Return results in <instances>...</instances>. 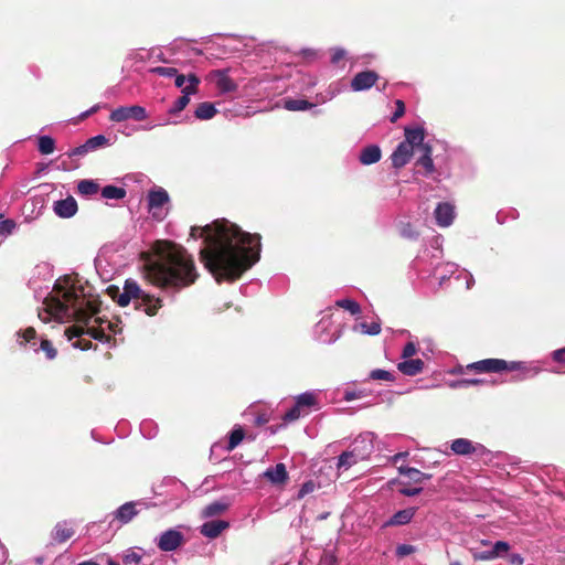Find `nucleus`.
I'll return each mask as SVG.
<instances>
[{
  "mask_svg": "<svg viewBox=\"0 0 565 565\" xmlns=\"http://www.w3.org/2000/svg\"><path fill=\"white\" fill-rule=\"evenodd\" d=\"M190 235L204 238L201 260L217 282L237 280L259 260L260 236L244 232L227 220L192 226Z\"/></svg>",
  "mask_w": 565,
  "mask_h": 565,
  "instance_id": "nucleus-1",
  "label": "nucleus"
},
{
  "mask_svg": "<svg viewBox=\"0 0 565 565\" xmlns=\"http://www.w3.org/2000/svg\"><path fill=\"white\" fill-rule=\"evenodd\" d=\"M495 558L502 557L510 550V544L505 541H497L491 547Z\"/></svg>",
  "mask_w": 565,
  "mask_h": 565,
  "instance_id": "nucleus-50",
  "label": "nucleus"
},
{
  "mask_svg": "<svg viewBox=\"0 0 565 565\" xmlns=\"http://www.w3.org/2000/svg\"><path fill=\"white\" fill-rule=\"evenodd\" d=\"M145 278L162 289L179 291L192 285L199 274L185 248L170 245L159 260L145 268Z\"/></svg>",
  "mask_w": 565,
  "mask_h": 565,
  "instance_id": "nucleus-3",
  "label": "nucleus"
},
{
  "mask_svg": "<svg viewBox=\"0 0 565 565\" xmlns=\"http://www.w3.org/2000/svg\"><path fill=\"white\" fill-rule=\"evenodd\" d=\"M552 359H553V361L557 362L558 364L565 366V347L553 351Z\"/></svg>",
  "mask_w": 565,
  "mask_h": 565,
  "instance_id": "nucleus-61",
  "label": "nucleus"
},
{
  "mask_svg": "<svg viewBox=\"0 0 565 565\" xmlns=\"http://www.w3.org/2000/svg\"><path fill=\"white\" fill-rule=\"evenodd\" d=\"M173 78H174L175 86L178 88L183 89V87L186 85L185 76L183 74H179V72H177V76H173Z\"/></svg>",
  "mask_w": 565,
  "mask_h": 565,
  "instance_id": "nucleus-64",
  "label": "nucleus"
},
{
  "mask_svg": "<svg viewBox=\"0 0 565 565\" xmlns=\"http://www.w3.org/2000/svg\"><path fill=\"white\" fill-rule=\"evenodd\" d=\"M361 459L351 450L343 451L339 457L337 461V468L339 470H348L355 463H358Z\"/></svg>",
  "mask_w": 565,
  "mask_h": 565,
  "instance_id": "nucleus-34",
  "label": "nucleus"
},
{
  "mask_svg": "<svg viewBox=\"0 0 565 565\" xmlns=\"http://www.w3.org/2000/svg\"><path fill=\"white\" fill-rule=\"evenodd\" d=\"M417 512V508L411 507L403 510H399L395 512L390 519H387L382 527H390V526H402L411 523L413 518L415 516Z\"/></svg>",
  "mask_w": 565,
  "mask_h": 565,
  "instance_id": "nucleus-22",
  "label": "nucleus"
},
{
  "mask_svg": "<svg viewBox=\"0 0 565 565\" xmlns=\"http://www.w3.org/2000/svg\"><path fill=\"white\" fill-rule=\"evenodd\" d=\"M15 227L17 223L13 220H0V236L7 237L11 235L14 232Z\"/></svg>",
  "mask_w": 565,
  "mask_h": 565,
  "instance_id": "nucleus-48",
  "label": "nucleus"
},
{
  "mask_svg": "<svg viewBox=\"0 0 565 565\" xmlns=\"http://www.w3.org/2000/svg\"><path fill=\"white\" fill-rule=\"evenodd\" d=\"M77 210V202L73 196H67L66 199H61L53 203V211L61 218L74 216Z\"/></svg>",
  "mask_w": 565,
  "mask_h": 565,
  "instance_id": "nucleus-21",
  "label": "nucleus"
},
{
  "mask_svg": "<svg viewBox=\"0 0 565 565\" xmlns=\"http://www.w3.org/2000/svg\"><path fill=\"white\" fill-rule=\"evenodd\" d=\"M217 110L213 103H200L195 108L194 116L200 120H209L216 115Z\"/></svg>",
  "mask_w": 565,
  "mask_h": 565,
  "instance_id": "nucleus-32",
  "label": "nucleus"
},
{
  "mask_svg": "<svg viewBox=\"0 0 565 565\" xmlns=\"http://www.w3.org/2000/svg\"><path fill=\"white\" fill-rule=\"evenodd\" d=\"M458 271V265L455 263H441L438 262L435 268V276L433 279L438 282L437 286H430L429 291H436L443 287L444 282L451 278Z\"/></svg>",
  "mask_w": 565,
  "mask_h": 565,
  "instance_id": "nucleus-17",
  "label": "nucleus"
},
{
  "mask_svg": "<svg viewBox=\"0 0 565 565\" xmlns=\"http://www.w3.org/2000/svg\"><path fill=\"white\" fill-rule=\"evenodd\" d=\"M185 79L186 85L183 87L182 90L188 92L191 95L196 94L198 86L201 83L200 78L195 74L191 73L188 76H185Z\"/></svg>",
  "mask_w": 565,
  "mask_h": 565,
  "instance_id": "nucleus-46",
  "label": "nucleus"
},
{
  "mask_svg": "<svg viewBox=\"0 0 565 565\" xmlns=\"http://www.w3.org/2000/svg\"><path fill=\"white\" fill-rule=\"evenodd\" d=\"M315 489H316V483L313 481L310 480V481L305 482L298 491V498L301 499V498L306 497L307 494L313 492Z\"/></svg>",
  "mask_w": 565,
  "mask_h": 565,
  "instance_id": "nucleus-57",
  "label": "nucleus"
},
{
  "mask_svg": "<svg viewBox=\"0 0 565 565\" xmlns=\"http://www.w3.org/2000/svg\"><path fill=\"white\" fill-rule=\"evenodd\" d=\"M416 551V547L411 544H399L396 546L395 553L398 557H405L413 554Z\"/></svg>",
  "mask_w": 565,
  "mask_h": 565,
  "instance_id": "nucleus-54",
  "label": "nucleus"
},
{
  "mask_svg": "<svg viewBox=\"0 0 565 565\" xmlns=\"http://www.w3.org/2000/svg\"><path fill=\"white\" fill-rule=\"evenodd\" d=\"M38 149L42 154H50L55 149V141L51 136H40L38 139Z\"/></svg>",
  "mask_w": 565,
  "mask_h": 565,
  "instance_id": "nucleus-41",
  "label": "nucleus"
},
{
  "mask_svg": "<svg viewBox=\"0 0 565 565\" xmlns=\"http://www.w3.org/2000/svg\"><path fill=\"white\" fill-rule=\"evenodd\" d=\"M417 352V347L414 342H407L401 353L403 360L412 359Z\"/></svg>",
  "mask_w": 565,
  "mask_h": 565,
  "instance_id": "nucleus-53",
  "label": "nucleus"
},
{
  "mask_svg": "<svg viewBox=\"0 0 565 565\" xmlns=\"http://www.w3.org/2000/svg\"><path fill=\"white\" fill-rule=\"evenodd\" d=\"M509 563L511 565H523L524 558L521 554L512 553L509 555Z\"/></svg>",
  "mask_w": 565,
  "mask_h": 565,
  "instance_id": "nucleus-63",
  "label": "nucleus"
},
{
  "mask_svg": "<svg viewBox=\"0 0 565 565\" xmlns=\"http://www.w3.org/2000/svg\"><path fill=\"white\" fill-rule=\"evenodd\" d=\"M399 235L403 238L408 239V241H413V242L417 241L419 238V236H420L419 232L409 222L401 224Z\"/></svg>",
  "mask_w": 565,
  "mask_h": 565,
  "instance_id": "nucleus-42",
  "label": "nucleus"
},
{
  "mask_svg": "<svg viewBox=\"0 0 565 565\" xmlns=\"http://www.w3.org/2000/svg\"><path fill=\"white\" fill-rule=\"evenodd\" d=\"M450 449L458 456L476 455L477 457H483L488 454V449L482 444L473 443L467 438L454 439L450 444Z\"/></svg>",
  "mask_w": 565,
  "mask_h": 565,
  "instance_id": "nucleus-12",
  "label": "nucleus"
},
{
  "mask_svg": "<svg viewBox=\"0 0 565 565\" xmlns=\"http://www.w3.org/2000/svg\"><path fill=\"white\" fill-rule=\"evenodd\" d=\"M228 526L230 523L224 520L207 521L201 525L200 533L207 539H216Z\"/></svg>",
  "mask_w": 565,
  "mask_h": 565,
  "instance_id": "nucleus-26",
  "label": "nucleus"
},
{
  "mask_svg": "<svg viewBox=\"0 0 565 565\" xmlns=\"http://www.w3.org/2000/svg\"><path fill=\"white\" fill-rule=\"evenodd\" d=\"M347 55V51L342 47H333L331 49V63L338 64L342 61Z\"/></svg>",
  "mask_w": 565,
  "mask_h": 565,
  "instance_id": "nucleus-56",
  "label": "nucleus"
},
{
  "mask_svg": "<svg viewBox=\"0 0 565 565\" xmlns=\"http://www.w3.org/2000/svg\"><path fill=\"white\" fill-rule=\"evenodd\" d=\"M414 150L403 141L397 145L391 154L392 166L395 169L405 167L412 159Z\"/></svg>",
  "mask_w": 565,
  "mask_h": 565,
  "instance_id": "nucleus-23",
  "label": "nucleus"
},
{
  "mask_svg": "<svg viewBox=\"0 0 565 565\" xmlns=\"http://www.w3.org/2000/svg\"><path fill=\"white\" fill-rule=\"evenodd\" d=\"M370 379L393 382L395 381V375L386 370L375 369L371 371Z\"/></svg>",
  "mask_w": 565,
  "mask_h": 565,
  "instance_id": "nucleus-47",
  "label": "nucleus"
},
{
  "mask_svg": "<svg viewBox=\"0 0 565 565\" xmlns=\"http://www.w3.org/2000/svg\"><path fill=\"white\" fill-rule=\"evenodd\" d=\"M228 507H230V503L226 501H214V502L207 504L202 510V518L209 519V518L220 515L223 512H225L228 509Z\"/></svg>",
  "mask_w": 565,
  "mask_h": 565,
  "instance_id": "nucleus-33",
  "label": "nucleus"
},
{
  "mask_svg": "<svg viewBox=\"0 0 565 565\" xmlns=\"http://www.w3.org/2000/svg\"><path fill=\"white\" fill-rule=\"evenodd\" d=\"M135 300V306L138 310L143 311L148 316H154L162 307V300L143 291L138 282L134 279L125 281L122 292L117 298V303L120 307H126Z\"/></svg>",
  "mask_w": 565,
  "mask_h": 565,
  "instance_id": "nucleus-5",
  "label": "nucleus"
},
{
  "mask_svg": "<svg viewBox=\"0 0 565 565\" xmlns=\"http://www.w3.org/2000/svg\"><path fill=\"white\" fill-rule=\"evenodd\" d=\"M434 216L440 227H448L456 216L455 206L449 202H439L434 210Z\"/></svg>",
  "mask_w": 565,
  "mask_h": 565,
  "instance_id": "nucleus-19",
  "label": "nucleus"
},
{
  "mask_svg": "<svg viewBox=\"0 0 565 565\" xmlns=\"http://www.w3.org/2000/svg\"><path fill=\"white\" fill-rule=\"evenodd\" d=\"M363 396V393L362 391H355V390H344L343 392V399L345 402H351V401H354V399H358V398H361Z\"/></svg>",
  "mask_w": 565,
  "mask_h": 565,
  "instance_id": "nucleus-59",
  "label": "nucleus"
},
{
  "mask_svg": "<svg viewBox=\"0 0 565 565\" xmlns=\"http://www.w3.org/2000/svg\"><path fill=\"white\" fill-rule=\"evenodd\" d=\"M404 135L405 140H403V142L413 150L425 141V129L422 126L405 127Z\"/></svg>",
  "mask_w": 565,
  "mask_h": 565,
  "instance_id": "nucleus-24",
  "label": "nucleus"
},
{
  "mask_svg": "<svg viewBox=\"0 0 565 565\" xmlns=\"http://www.w3.org/2000/svg\"><path fill=\"white\" fill-rule=\"evenodd\" d=\"M331 309H328L323 317L313 328V338L323 344H332L341 337V330L332 321Z\"/></svg>",
  "mask_w": 565,
  "mask_h": 565,
  "instance_id": "nucleus-10",
  "label": "nucleus"
},
{
  "mask_svg": "<svg viewBox=\"0 0 565 565\" xmlns=\"http://www.w3.org/2000/svg\"><path fill=\"white\" fill-rule=\"evenodd\" d=\"M379 79V74L374 71H363L354 75L351 81L353 92H363L370 89Z\"/></svg>",
  "mask_w": 565,
  "mask_h": 565,
  "instance_id": "nucleus-18",
  "label": "nucleus"
},
{
  "mask_svg": "<svg viewBox=\"0 0 565 565\" xmlns=\"http://www.w3.org/2000/svg\"><path fill=\"white\" fill-rule=\"evenodd\" d=\"M151 72L162 77L172 78L177 76L178 70L175 67L157 66L152 68Z\"/></svg>",
  "mask_w": 565,
  "mask_h": 565,
  "instance_id": "nucleus-51",
  "label": "nucleus"
},
{
  "mask_svg": "<svg viewBox=\"0 0 565 565\" xmlns=\"http://www.w3.org/2000/svg\"><path fill=\"white\" fill-rule=\"evenodd\" d=\"M244 438V430L241 426H235L232 431L230 433L228 441L224 446V449L226 451H232L235 449L243 440ZM217 448H223V446L218 443L214 444L212 446V451L216 450Z\"/></svg>",
  "mask_w": 565,
  "mask_h": 565,
  "instance_id": "nucleus-30",
  "label": "nucleus"
},
{
  "mask_svg": "<svg viewBox=\"0 0 565 565\" xmlns=\"http://www.w3.org/2000/svg\"><path fill=\"white\" fill-rule=\"evenodd\" d=\"M335 306L348 310L352 315H356L361 310L360 305L355 300L349 298L337 300Z\"/></svg>",
  "mask_w": 565,
  "mask_h": 565,
  "instance_id": "nucleus-45",
  "label": "nucleus"
},
{
  "mask_svg": "<svg viewBox=\"0 0 565 565\" xmlns=\"http://www.w3.org/2000/svg\"><path fill=\"white\" fill-rule=\"evenodd\" d=\"M14 339L20 349L29 350L34 354L42 351L49 361L54 360L57 355V350L53 343L49 339L39 335L33 327L19 329L14 333Z\"/></svg>",
  "mask_w": 565,
  "mask_h": 565,
  "instance_id": "nucleus-6",
  "label": "nucleus"
},
{
  "mask_svg": "<svg viewBox=\"0 0 565 565\" xmlns=\"http://www.w3.org/2000/svg\"><path fill=\"white\" fill-rule=\"evenodd\" d=\"M182 92V96H180L174 103L173 105L168 109V114L169 115H177L179 114L180 111H182L186 106L188 104L190 103V97L192 96L191 94H189L188 92H184V90H181Z\"/></svg>",
  "mask_w": 565,
  "mask_h": 565,
  "instance_id": "nucleus-39",
  "label": "nucleus"
},
{
  "mask_svg": "<svg viewBox=\"0 0 565 565\" xmlns=\"http://www.w3.org/2000/svg\"><path fill=\"white\" fill-rule=\"evenodd\" d=\"M509 371L518 372L514 376L515 381H525L535 377L542 369L536 362L511 361Z\"/></svg>",
  "mask_w": 565,
  "mask_h": 565,
  "instance_id": "nucleus-15",
  "label": "nucleus"
},
{
  "mask_svg": "<svg viewBox=\"0 0 565 565\" xmlns=\"http://www.w3.org/2000/svg\"><path fill=\"white\" fill-rule=\"evenodd\" d=\"M425 363L422 359H407L397 363V370L407 376H415L423 372Z\"/></svg>",
  "mask_w": 565,
  "mask_h": 565,
  "instance_id": "nucleus-27",
  "label": "nucleus"
},
{
  "mask_svg": "<svg viewBox=\"0 0 565 565\" xmlns=\"http://www.w3.org/2000/svg\"><path fill=\"white\" fill-rule=\"evenodd\" d=\"M320 391H306L295 397L294 406L282 416L284 422L291 423L302 416L309 414L311 409L319 411L321 408L318 396Z\"/></svg>",
  "mask_w": 565,
  "mask_h": 565,
  "instance_id": "nucleus-8",
  "label": "nucleus"
},
{
  "mask_svg": "<svg viewBox=\"0 0 565 565\" xmlns=\"http://www.w3.org/2000/svg\"><path fill=\"white\" fill-rule=\"evenodd\" d=\"M210 77L223 95L237 89V84L228 76V70H214L210 73Z\"/></svg>",
  "mask_w": 565,
  "mask_h": 565,
  "instance_id": "nucleus-16",
  "label": "nucleus"
},
{
  "mask_svg": "<svg viewBox=\"0 0 565 565\" xmlns=\"http://www.w3.org/2000/svg\"><path fill=\"white\" fill-rule=\"evenodd\" d=\"M263 476L274 484L284 483L288 479L286 466L281 462L267 468Z\"/></svg>",
  "mask_w": 565,
  "mask_h": 565,
  "instance_id": "nucleus-29",
  "label": "nucleus"
},
{
  "mask_svg": "<svg viewBox=\"0 0 565 565\" xmlns=\"http://www.w3.org/2000/svg\"><path fill=\"white\" fill-rule=\"evenodd\" d=\"M85 142L89 152L109 145V140L104 135L90 137Z\"/></svg>",
  "mask_w": 565,
  "mask_h": 565,
  "instance_id": "nucleus-44",
  "label": "nucleus"
},
{
  "mask_svg": "<svg viewBox=\"0 0 565 565\" xmlns=\"http://www.w3.org/2000/svg\"><path fill=\"white\" fill-rule=\"evenodd\" d=\"M148 118V111L139 105L120 106L111 110L109 120L114 122H122L129 119L142 121Z\"/></svg>",
  "mask_w": 565,
  "mask_h": 565,
  "instance_id": "nucleus-11",
  "label": "nucleus"
},
{
  "mask_svg": "<svg viewBox=\"0 0 565 565\" xmlns=\"http://www.w3.org/2000/svg\"><path fill=\"white\" fill-rule=\"evenodd\" d=\"M416 163H417V166H420V167H423L425 169V175L426 177L433 174V172L435 171V166H434V161H433L431 157L420 156L417 159Z\"/></svg>",
  "mask_w": 565,
  "mask_h": 565,
  "instance_id": "nucleus-49",
  "label": "nucleus"
},
{
  "mask_svg": "<svg viewBox=\"0 0 565 565\" xmlns=\"http://www.w3.org/2000/svg\"><path fill=\"white\" fill-rule=\"evenodd\" d=\"M315 107L313 104L306 99H287L285 100V108L290 111H303Z\"/></svg>",
  "mask_w": 565,
  "mask_h": 565,
  "instance_id": "nucleus-38",
  "label": "nucleus"
},
{
  "mask_svg": "<svg viewBox=\"0 0 565 565\" xmlns=\"http://www.w3.org/2000/svg\"><path fill=\"white\" fill-rule=\"evenodd\" d=\"M35 297L38 299L43 298V308L39 310V318L43 322L51 320L68 322L75 320L85 326L68 328L65 333L70 341L86 334L89 338L106 343L110 341L108 331L114 334L120 332L114 322L99 317L93 320L96 326L90 324L93 316L97 311L96 305L87 297L84 286L79 285L72 277L65 276L57 279L54 282L53 289L45 296L35 290ZM72 345L85 351L92 348V342L78 339Z\"/></svg>",
  "mask_w": 565,
  "mask_h": 565,
  "instance_id": "nucleus-2",
  "label": "nucleus"
},
{
  "mask_svg": "<svg viewBox=\"0 0 565 565\" xmlns=\"http://www.w3.org/2000/svg\"><path fill=\"white\" fill-rule=\"evenodd\" d=\"M88 152H89V150L87 148V145H86V142H84L83 145L71 149L66 154L70 158H72V157H83V156L87 154Z\"/></svg>",
  "mask_w": 565,
  "mask_h": 565,
  "instance_id": "nucleus-58",
  "label": "nucleus"
},
{
  "mask_svg": "<svg viewBox=\"0 0 565 565\" xmlns=\"http://www.w3.org/2000/svg\"><path fill=\"white\" fill-rule=\"evenodd\" d=\"M443 237L435 236L426 247L413 259L408 270V279L416 288H422L429 291L430 286H437L433 277L435 276V268L443 257Z\"/></svg>",
  "mask_w": 565,
  "mask_h": 565,
  "instance_id": "nucleus-4",
  "label": "nucleus"
},
{
  "mask_svg": "<svg viewBox=\"0 0 565 565\" xmlns=\"http://www.w3.org/2000/svg\"><path fill=\"white\" fill-rule=\"evenodd\" d=\"M375 435L371 431L360 434L353 441L351 451L361 460H365L374 450Z\"/></svg>",
  "mask_w": 565,
  "mask_h": 565,
  "instance_id": "nucleus-14",
  "label": "nucleus"
},
{
  "mask_svg": "<svg viewBox=\"0 0 565 565\" xmlns=\"http://www.w3.org/2000/svg\"><path fill=\"white\" fill-rule=\"evenodd\" d=\"M140 433L147 439H152L158 434V425L152 419H145L140 423Z\"/></svg>",
  "mask_w": 565,
  "mask_h": 565,
  "instance_id": "nucleus-40",
  "label": "nucleus"
},
{
  "mask_svg": "<svg viewBox=\"0 0 565 565\" xmlns=\"http://www.w3.org/2000/svg\"><path fill=\"white\" fill-rule=\"evenodd\" d=\"M401 473L407 476L409 479H412L414 482H423L424 480L430 479V475L424 473L420 470L416 468H401Z\"/></svg>",
  "mask_w": 565,
  "mask_h": 565,
  "instance_id": "nucleus-43",
  "label": "nucleus"
},
{
  "mask_svg": "<svg viewBox=\"0 0 565 565\" xmlns=\"http://www.w3.org/2000/svg\"><path fill=\"white\" fill-rule=\"evenodd\" d=\"M423 491V488L420 487H408V488H402L399 492L405 497H415Z\"/></svg>",
  "mask_w": 565,
  "mask_h": 565,
  "instance_id": "nucleus-62",
  "label": "nucleus"
},
{
  "mask_svg": "<svg viewBox=\"0 0 565 565\" xmlns=\"http://www.w3.org/2000/svg\"><path fill=\"white\" fill-rule=\"evenodd\" d=\"M510 362L501 359H486L478 362H475L470 365L471 369H475L478 372H502L509 371Z\"/></svg>",
  "mask_w": 565,
  "mask_h": 565,
  "instance_id": "nucleus-20",
  "label": "nucleus"
},
{
  "mask_svg": "<svg viewBox=\"0 0 565 565\" xmlns=\"http://www.w3.org/2000/svg\"><path fill=\"white\" fill-rule=\"evenodd\" d=\"M340 93H341V88L339 87V84H337V83L331 84L329 86V88L327 89V96L324 98H322L321 102L324 103L326 100H330V99L334 98Z\"/></svg>",
  "mask_w": 565,
  "mask_h": 565,
  "instance_id": "nucleus-60",
  "label": "nucleus"
},
{
  "mask_svg": "<svg viewBox=\"0 0 565 565\" xmlns=\"http://www.w3.org/2000/svg\"><path fill=\"white\" fill-rule=\"evenodd\" d=\"M405 114V104L403 100L397 99L395 102V111L390 118L391 122H396Z\"/></svg>",
  "mask_w": 565,
  "mask_h": 565,
  "instance_id": "nucleus-55",
  "label": "nucleus"
},
{
  "mask_svg": "<svg viewBox=\"0 0 565 565\" xmlns=\"http://www.w3.org/2000/svg\"><path fill=\"white\" fill-rule=\"evenodd\" d=\"M183 534L175 529H169L160 533L154 539V543L157 544L158 548L162 552L175 551L183 543Z\"/></svg>",
  "mask_w": 565,
  "mask_h": 565,
  "instance_id": "nucleus-13",
  "label": "nucleus"
},
{
  "mask_svg": "<svg viewBox=\"0 0 565 565\" xmlns=\"http://www.w3.org/2000/svg\"><path fill=\"white\" fill-rule=\"evenodd\" d=\"M102 196L107 200H121L126 196V190L121 186L106 185L102 189Z\"/></svg>",
  "mask_w": 565,
  "mask_h": 565,
  "instance_id": "nucleus-36",
  "label": "nucleus"
},
{
  "mask_svg": "<svg viewBox=\"0 0 565 565\" xmlns=\"http://www.w3.org/2000/svg\"><path fill=\"white\" fill-rule=\"evenodd\" d=\"M382 158L381 148L377 145H369L360 151L359 160L363 166H371Z\"/></svg>",
  "mask_w": 565,
  "mask_h": 565,
  "instance_id": "nucleus-28",
  "label": "nucleus"
},
{
  "mask_svg": "<svg viewBox=\"0 0 565 565\" xmlns=\"http://www.w3.org/2000/svg\"><path fill=\"white\" fill-rule=\"evenodd\" d=\"M153 492L157 497H162L160 504L168 505L172 509L179 508L181 502L188 494L186 486L174 477H166L153 488Z\"/></svg>",
  "mask_w": 565,
  "mask_h": 565,
  "instance_id": "nucleus-7",
  "label": "nucleus"
},
{
  "mask_svg": "<svg viewBox=\"0 0 565 565\" xmlns=\"http://www.w3.org/2000/svg\"><path fill=\"white\" fill-rule=\"evenodd\" d=\"M169 202V194L162 188H157L148 193V207L153 216H157L156 209H161Z\"/></svg>",
  "mask_w": 565,
  "mask_h": 565,
  "instance_id": "nucleus-25",
  "label": "nucleus"
},
{
  "mask_svg": "<svg viewBox=\"0 0 565 565\" xmlns=\"http://www.w3.org/2000/svg\"><path fill=\"white\" fill-rule=\"evenodd\" d=\"M150 504L146 500L129 501L107 515L110 527H121L131 522L141 510L148 509Z\"/></svg>",
  "mask_w": 565,
  "mask_h": 565,
  "instance_id": "nucleus-9",
  "label": "nucleus"
},
{
  "mask_svg": "<svg viewBox=\"0 0 565 565\" xmlns=\"http://www.w3.org/2000/svg\"><path fill=\"white\" fill-rule=\"evenodd\" d=\"M470 551L475 561H491L495 558L491 548L487 551H477L471 548Z\"/></svg>",
  "mask_w": 565,
  "mask_h": 565,
  "instance_id": "nucleus-52",
  "label": "nucleus"
},
{
  "mask_svg": "<svg viewBox=\"0 0 565 565\" xmlns=\"http://www.w3.org/2000/svg\"><path fill=\"white\" fill-rule=\"evenodd\" d=\"M353 330L367 335H377L381 332V323L380 321H373L371 323L361 322L355 324Z\"/></svg>",
  "mask_w": 565,
  "mask_h": 565,
  "instance_id": "nucleus-37",
  "label": "nucleus"
},
{
  "mask_svg": "<svg viewBox=\"0 0 565 565\" xmlns=\"http://www.w3.org/2000/svg\"><path fill=\"white\" fill-rule=\"evenodd\" d=\"M99 185L94 180L84 179L77 184V191L81 195L89 196L98 192Z\"/></svg>",
  "mask_w": 565,
  "mask_h": 565,
  "instance_id": "nucleus-35",
  "label": "nucleus"
},
{
  "mask_svg": "<svg viewBox=\"0 0 565 565\" xmlns=\"http://www.w3.org/2000/svg\"><path fill=\"white\" fill-rule=\"evenodd\" d=\"M74 534V530L68 526L67 522H58L52 531V540L56 543H64L71 539Z\"/></svg>",
  "mask_w": 565,
  "mask_h": 565,
  "instance_id": "nucleus-31",
  "label": "nucleus"
}]
</instances>
